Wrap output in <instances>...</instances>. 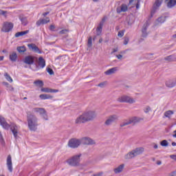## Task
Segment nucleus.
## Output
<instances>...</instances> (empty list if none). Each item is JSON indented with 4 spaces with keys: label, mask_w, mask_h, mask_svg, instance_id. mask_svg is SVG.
Listing matches in <instances>:
<instances>
[{
    "label": "nucleus",
    "mask_w": 176,
    "mask_h": 176,
    "mask_svg": "<svg viewBox=\"0 0 176 176\" xmlns=\"http://www.w3.org/2000/svg\"><path fill=\"white\" fill-rule=\"evenodd\" d=\"M27 121L29 130L30 131H36L38 130V118L35 115L28 112L27 113Z\"/></svg>",
    "instance_id": "obj_1"
},
{
    "label": "nucleus",
    "mask_w": 176,
    "mask_h": 176,
    "mask_svg": "<svg viewBox=\"0 0 176 176\" xmlns=\"http://www.w3.org/2000/svg\"><path fill=\"white\" fill-rule=\"evenodd\" d=\"M144 153V148L143 147H138L136 148L127 154L124 155V159L129 160V159H133V157H135L136 156H138Z\"/></svg>",
    "instance_id": "obj_2"
},
{
    "label": "nucleus",
    "mask_w": 176,
    "mask_h": 176,
    "mask_svg": "<svg viewBox=\"0 0 176 176\" xmlns=\"http://www.w3.org/2000/svg\"><path fill=\"white\" fill-rule=\"evenodd\" d=\"M89 122V111L84 112L82 115L79 116L75 120L76 124H82Z\"/></svg>",
    "instance_id": "obj_3"
},
{
    "label": "nucleus",
    "mask_w": 176,
    "mask_h": 176,
    "mask_svg": "<svg viewBox=\"0 0 176 176\" xmlns=\"http://www.w3.org/2000/svg\"><path fill=\"white\" fill-rule=\"evenodd\" d=\"M46 67V60L43 57L38 58V66L36 64L34 65V67L30 66V69L32 71H38L40 68H45Z\"/></svg>",
    "instance_id": "obj_4"
},
{
    "label": "nucleus",
    "mask_w": 176,
    "mask_h": 176,
    "mask_svg": "<svg viewBox=\"0 0 176 176\" xmlns=\"http://www.w3.org/2000/svg\"><path fill=\"white\" fill-rule=\"evenodd\" d=\"M117 101H118V102H126L128 104H134V102H135V100L126 95L120 96L117 99Z\"/></svg>",
    "instance_id": "obj_5"
},
{
    "label": "nucleus",
    "mask_w": 176,
    "mask_h": 176,
    "mask_svg": "<svg viewBox=\"0 0 176 176\" xmlns=\"http://www.w3.org/2000/svg\"><path fill=\"white\" fill-rule=\"evenodd\" d=\"M80 156L82 155H74L72 158L67 160V162L69 166H78L79 164V162H80Z\"/></svg>",
    "instance_id": "obj_6"
},
{
    "label": "nucleus",
    "mask_w": 176,
    "mask_h": 176,
    "mask_svg": "<svg viewBox=\"0 0 176 176\" xmlns=\"http://www.w3.org/2000/svg\"><path fill=\"white\" fill-rule=\"evenodd\" d=\"M68 146L73 149L79 148L80 146V140L78 138H72L69 141Z\"/></svg>",
    "instance_id": "obj_7"
},
{
    "label": "nucleus",
    "mask_w": 176,
    "mask_h": 176,
    "mask_svg": "<svg viewBox=\"0 0 176 176\" xmlns=\"http://www.w3.org/2000/svg\"><path fill=\"white\" fill-rule=\"evenodd\" d=\"M162 3H163V0H155L153 6V9L151 12V17H153V14L156 13V11L157 10V9H159L160 6H162Z\"/></svg>",
    "instance_id": "obj_8"
},
{
    "label": "nucleus",
    "mask_w": 176,
    "mask_h": 176,
    "mask_svg": "<svg viewBox=\"0 0 176 176\" xmlns=\"http://www.w3.org/2000/svg\"><path fill=\"white\" fill-rule=\"evenodd\" d=\"M116 120H118V116L116 115L110 116L106 119L104 122V126H107V127L109 126H111L112 123H113L114 122H116Z\"/></svg>",
    "instance_id": "obj_9"
},
{
    "label": "nucleus",
    "mask_w": 176,
    "mask_h": 176,
    "mask_svg": "<svg viewBox=\"0 0 176 176\" xmlns=\"http://www.w3.org/2000/svg\"><path fill=\"white\" fill-rule=\"evenodd\" d=\"M33 111L34 112H38L45 120H47V113H46V110L44 108L36 107L33 109Z\"/></svg>",
    "instance_id": "obj_10"
},
{
    "label": "nucleus",
    "mask_w": 176,
    "mask_h": 176,
    "mask_svg": "<svg viewBox=\"0 0 176 176\" xmlns=\"http://www.w3.org/2000/svg\"><path fill=\"white\" fill-rule=\"evenodd\" d=\"M13 29V24L11 22H4L1 31L3 32H10Z\"/></svg>",
    "instance_id": "obj_11"
},
{
    "label": "nucleus",
    "mask_w": 176,
    "mask_h": 176,
    "mask_svg": "<svg viewBox=\"0 0 176 176\" xmlns=\"http://www.w3.org/2000/svg\"><path fill=\"white\" fill-rule=\"evenodd\" d=\"M107 19L105 18H103L102 21L100 22L99 25H98L96 28V35L100 36L101 35L102 32V27L104 26V23H105V21Z\"/></svg>",
    "instance_id": "obj_12"
},
{
    "label": "nucleus",
    "mask_w": 176,
    "mask_h": 176,
    "mask_svg": "<svg viewBox=\"0 0 176 176\" xmlns=\"http://www.w3.org/2000/svg\"><path fill=\"white\" fill-rule=\"evenodd\" d=\"M6 164H7V168H8V171L10 173H13V165H12V155H9L7 157Z\"/></svg>",
    "instance_id": "obj_13"
},
{
    "label": "nucleus",
    "mask_w": 176,
    "mask_h": 176,
    "mask_svg": "<svg viewBox=\"0 0 176 176\" xmlns=\"http://www.w3.org/2000/svg\"><path fill=\"white\" fill-rule=\"evenodd\" d=\"M165 85L166 87H169L170 89H173V87H175L176 86V78H171L166 81Z\"/></svg>",
    "instance_id": "obj_14"
},
{
    "label": "nucleus",
    "mask_w": 176,
    "mask_h": 176,
    "mask_svg": "<svg viewBox=\"0 0 176 176\" xmlns=\"http://www.w3.org/2000/svg\"><path fill=\"white\" fill-rule=\"evenodd\" d=\"M23 63H25V64H28V65H32V64H34V56H25L23 60Z\"/></svg>",
    "instance_id": "obj_15"
},
{
    "label": "nucleus",
    "mask_w": 176,
    "mask_h": 176,
    "mask_svg": "<svg viewBox=\"0 0 176 176\" xmlns=\"http://www.w3.org/2000/svg\"><path fill=\"white\" fill-rule=\"evenodd\" d=\"M117 71H119V67H115L109 69L108 70L104 72V75H107L108 76H109L111 75L115 74L117 72Z\"/></svg>",
    "instance_id": "obj_16"
},
{
    "label": "nucleus",
    "mask_w": 176,
    "mask_h": 176,
    "mask_svg": "<svg viewBox=\"0 0 176 176\" xmlns=\"http://www.w3.org/2000/svg\"><path fill=\"white\" fill-rule=\"evenodd\" d=\"M28 47H29V49L30 50H32L33 52H34L35 53H38L39 54H41V53H42L41 52V50H39V47H38L36 46V45L34 44V43H31V44H28Z\"/></svg>",
    "instance_id": "obj_17"
},
{
    "label": "nucleus",
    "mask_w": 176,
    "mask_h": 176,
    "mask_svg": "<svg viewBox=\"0 0 176 176\" xmlns=\"http://www.w3.org/2000/svg\"><path fill=\"white\" fill-rule=\"evenodd\" d=\"M0 124L2 126L3 128L5 129V130H9L10 129V125L5 120V118H0Z\"/></svg>",
    "instance_id": "obj_18"
},
{
    "label": "nucleus",
    "mask_w": 176,
    "mask_h": 176,
    "mask_svg": "<svg viewBox=\"0 0 176 176\" xmlns=\"http://www.w3.org/2000/svg\"><path fill=\"white\" fill-rule=\"evenodd\" d=\"M11 131L14 137V138H17V134L19 133V126H17V125L13 124L11 126Z\"/></svg>",
    "instance_id": "obj_19"
},
{
    "label": "nucleus",
    "mask_w": 176,
    "mask_h": 176,
    "mask_svg": "<svg viewBox=\"0 0 176 176\" xmlns=\"http://www.w3.org/2000/svg\"><path fill=\"white\" fill-rule=\"evenodd\" d=\"M128 9H129V7L127 6V5L122 4L120 6L118 7L116 10H117V13H122V12H127Z\"/></svg>",
    "instance_id": "obj_20"
},
{
    "label": "nucleus",
    "mask_w": 176,
    "mask_h": 176,
    "mask_svg": "<svg viewBox=\"0 0 176 176\" xmlns=\"http://www.w3.org/2000/svg\"><path fill=\"white\" fill-rule=\"evenodd\" d=\"M47 23H50V19L47 17L45 19H42L36 21V24L37 27H39L41 24H47Z\"/></svg>",
    "instance_id": "obj_21"
},
{
    "label": "nucleus",
    "mask_w": 176,
    "mask_h": 176,
    "mask_svg": "<svg viewBox=\"0 0 176 176\" xmlns=\"http://www.w3.org/2000/svg\"><path fill=\"white\" fill-rule=\"evenodd\" d=\"M43 93H58V89H53L49 87L41 88Z\"/></svg>",
    "instance_id": "obj_22"
},
{
    "label": "nucleus",
    "mask_w": 176,
    "mask_h": 176,
    "mask_svg": "<svg viewBox=\"0 0 176 176\" xmlns=\"http://www.w3.org/2000/svg\"><path fill=\"white\" fill-rule=\"evenodd\" d=\"M124 169V164L119 165L117 168L113 169L114 174H120Z\"/></svg>",
    "instance_id": "obj_23"
},
{
    "label": "nucleus",
    "mask_w": 176,
    "mask_h": 176,
    "mask_svg": "<svg viewBox=\"0 0 176 176\" xmlns=\"http://www.w3.org/2000/svg\"><path fill=\"white\" fill-rule=\"evenodd\" d=\"M97 118V112L95 110H90L89 111V120H94Z\"/></svg>",
    "instance_id": "obj_24"
},
{
    "label": "nucleus",
    "mask_w": 176,
    "mask_h": 176,
    "mask_svg": "<svg viewBox=\"0 0 176 176\" xmlns=\"http://www.w3.org/2000/svg\"><path fill=\"white\" fill-rule=\"evenodd\" d=\"M146 30H148V23H144L142 29V35L143 38H146V36H148V32H146Z\"/></svg>",
    "instance_id": "obj_25"
},
{
    "label": "nucleus",
    "mask_w": 176,
    "mask_h": 176,
    "mask_svg": "<svg viewBox=\"0 0 176 176\" xmlns=\"http://www.w3.org/2000/svg\"><path fill=\"white\" fill-rule=\"evenodd\" d=\"M39 98L41 100H52V98H53V96L50 94H43L39 96Z\"/></svg>",
    "instance_id": "obj_26"
},
{
    "label": "nucleus",
    "mask_w": 176,
    "mask_h": 176,
    "mask_svg": "<svg viewBox=\"0 0 176 176\" xmlns=\"http://www.w3.org/2000/svg\"><path fill=\"white\" fill-rule=\"evenodd\" d=\"M131 124H135V123H140L141 122V118L138 117H133L129 119Z\"/></svg>",
    "instance_id": "obj_27"
},
{
    "label": "nucleus",
    "mask_w": 176,
    "mask_h": 176,
    "mask_svg": "<svg viewBox=\"0 0 176 176\" xmlns=\"http://www.w3.org/2000/svg\"><path fill=\"white\" fill-rule=\"evenodd\" d=\"M19 19L21 20L23 25H27V24H28V20L27 19V17H25L24 15H19Z\"/></svg>",
    "instance_id": "obj_28"
},
{
    "label": "nucleus",
    "mask_w": 176,
    "mask_h": 176,
    "mask_svg": "<svg viewBox=\"0 0 176 176\" xmlns=\"http://www.w3.org/2000/svg\"><path fill=\"white\" fill-rule=\"evenodd\" d=\"M28 32H30V30L18 32L15 34V38H19V36H24V35H27Z\"/></svg>",
    "instance_id": "obj_29"
},
{
    "label": "nucleus",
    "mask_w": 176,
    "mask_h": 176,
    "mask_svg": "<svg viewBox=\"0 0 176 176\" xmlns=\"http://www.w3.org/2000/svg\"><path fill=\"white\" fill-rule=\"evenodd\" d=\"M80 144L82 145H89V138L84 137L80 139Z\"/></svg>",
    "instance_id": "obj_30"
},
{
    "label": "nucleus",
    "mask_w": 176,
    "mask_h": 176,
    "mask_svg": "<svg viewBox=\"0 0 176 176\" xmlns=\"http://www.w3.org/2000/svg\"><path fill=\"white\" fill-rule=\"evenodd\" d=\"M165 61L170 63L171 61H175L176 58L175 55H170L164 58Z\"/></svg>",
    "instance_id": "obj_31"
},
{
    "label": "nucleus",
    "mask_w": 176,
    "mask_h": 176,
    "mask_svg": "<svg viewBox=\"0 0 176 176\" xmlns=\"http://www.w3.org/2000/svg\"><path fill=\"white\" fill-rule=\"evenodd\" d=\"M10 60L12 62L17 61V54L16 52H12L10 54Z\"/></svg>",
    "instance_id": "obj_32"
},
{
    "label": "nucleus",
    "mask_w": 176,
    "mask_h": 176,
    "mask_svg": "<svg viewBox=\"0 0 176 176\" xmlns=\"http://www.w3.org/2000/svg\"><path fill=\"white\" fill-rule=\"evenodd\" d=\"M175 5H176V0H169L167 2V7L169 8H174Z\"/></svg>",
    "instance_id": "obj_33"
},
{
    "label": "nucleus",
    "mask_w": 176,
    "mask_h": 176,
    "mask_svg": "<svg viewBox=\"0 0 176 176\" xmlns=\"http://www.w3.org/2000/svg\"><path fill=\"white\" fill-rule=\"evenodd\" d=\"M4 76H5L6 79V80H8V82H10V83H12L13 82V79L12 78L10 75H9V74L5 73L4 74Z\"/></svg>",
    "instance_id": "obj_34"
},
{
    "label": "nucleus",
    "mask_w": 176,
    "mask_h": 176,
    "mask_svg": "<svg viewBox=\"0 0 176 176\" xmlns=\"http://www.w3.org/2000/svg\"><path fill=\"white\" fill-rule=\"evenodd\" d=\"M34 85H36V86H39V87H43V81L41 80H37L36 81L34 82Z\"/></svg>",
    "instance_id": "obj_35"
},
{
    "label": "nucleus",
    "mask_w": 176,
    "mask_h": 176,
    "mask_svg": "<svg viewBox=\"0 0 176 176\" xmlns=\"http://www.w3.org/2000/svg\"><path fill=\"white\" fill-rule=\"evenodd\" d=\"M129 124H131L130 120H126L120 124V127H124V126H129Z\"/></svg>",
    "instance_id": "obj_36"
},
{
    "label": "nucleus",
    "mask_w": 176,
    "mask_h": 176,
    "mask_svg": "<svg viewBox=\"0 0 176 176\" xmlns=\"http://www.w3.org/2000/svg\"><path fill=\"white\" fill-rule=\"evenodd\" d=\"M89 146H91L92 148L96 146V140H94L91 138H89Z\"/></svg>",
    "instance_id": "obj_37"
},
{
    "label": "nucleus",
    "mask_w": 176,
    "mask_h": 176,
    "mask_svg": "<svg viewBox=\"0 0 176 176\" xmlns=\"http://www.w3.org/2000/svg\"><path fill=\"white\" fill-rule=\"evenodd\" d=\"M16 50H18L19 53H25L26 51L25 47L21 46V47H18L16 48Z\"/></svg>",
    "instance_id": "obj_38"
},
{
    "label": "nucleus",
    "mask_w": 176,
    "mask_h": 176,
    "mask_svg": "<svg viewBox=\"0 0 176 176\" xmlns=\"http://www.w3.org/2000/svg\"><path fill=\"white\" fill-rule=\"evenodd\" d=\"M107 85H108V82L107 81H104L102 82H100L98 85V87H101L102 89H104V87H106Z\"/></svg>",
    "instance_id": "obj_39"
},
{
    "label": "nucleus",
    "mask_w": 176,
    "mask_h": 176,
    "mask_svg": "<svg viewBox=\"0 0 176 176\" xmlns=\"http://www.w3.org/2000/svg\"><path fill=\"white\" fill-rule=\"evenodd\" d=\"M157 21H158V23L160 24L164 23L166 21V16H160L157 19Z\"/></svg>",
    "instance_id": "obj_40"
},
{
    "label": "nucleus",
    "mask_w": 176,
    "mask_h": 176,
    "mask_svg": "<svg viewBox=\"0 0 176 176\" xmlns=\"http://www.w3.org/2000/svg\"><path fill=\"white\" fill-rule=\"evenodd\" d=\"M174 112H173V111H168L164 113V116H166V118H170V116H171V115H173Z\"/></svg>",
    "instance_id": "obj_41"
},
{
    "label": "nucleus",
    "mask_w": 176,
    "mask_h": 176,
    "mask_svg": "<svg viewBox=\"0 0 176 176\" xmlns=\"http://www.w3.org/2000/svg\"><path fill=\"white\" fill-rule=\"evenodd\" d=\"M161 146H168V142L167 140H164L160 142Z\"/></svg>",
    "instance_id": "obj_42"
},
{
    "label": "nucleus",
    "mask_w": 176,
    "mask_h": 176,
    "mask_svg": "<svg viewBox=\"0 0 176 176\" xmlns=\"http://www.w3.org/2000/svg\"><path fill=\"white\" fill-rule=\"evenodd\" d=\"M151 111H152V109H151V107H149V106H146V107L144 109V112H145V113H148V112H151Z\"/></svg>",
    "instance_id": "obj_43"
},
{
    "label": "nucleus",
    "mask_w": 176,
    "mask_h": 176,
    "mask_svg": "<svg viewBox=\"0 0 176 176\" xmlns=\"http://www.w3.org/2000/svg\"><path fill=\"white\" fill-rule=\"evenodd\" d=\"M6 14H8V11H4L2 10H0V15L3 16L4 17H6Z\"/></svg>",
    "instance_id": "obj_44"
},
{
    "label": "nucleus",
    "mask_w": 176,
    "mask_h": 176,
    "mask_svg": "<svg viewBox=\"0 0 176 176\" xmlns=\"http://www.w3.org/2000/svg\"><path fill=\"white\" fill-rule=\"evenodd\" d=\"M47 72H48V74H50V75H54V72L52 69L48 67L47 68Z\"/></svg>",
    "instance_id": "obj_45"
},
{
    "label": "nucleus",
    "mask_w": 176,
    "mask_h": 176,
    "mask_svg": "<svg viewBox=\"0 0 176 176\" xmlns=\"http://www.w3.org/2000/svg\"><path fill=\"white\" fill-rule=\"evenodd\" d=\"M7 90H8L9 91H13V90H14V89L13 88V87H12V85H10V84L8 85V87H6Z\"/></svg>",
    "instance_id": "obj_46"
},
{
    "label": "nucleus",
    "mask_w": 176,
    "mask_h": 176,
    "mask_svg": "<svg viewBox=\"0 0 176 176\" xmlns=\"http://www.w3.org/2000/svg\"><path fill=\"white\" fill-rule=\"evenodd\" d=\"M124 35V31L122 30L118 32V36H120V38H122Z\"/></svg>",
    "instance_id": "obj_47"
},
{
    "label": "nucleus",
    "mask_w": 176,
    "mask_h": 176,
    "mask_svg": "<svg viewBox=\"0 0 176 176\" xmlns=\"http://www.w3.org/2000/svg\"><path fill=\"white\" fill-rule=\"evenodd\" d=\"M67 32H68V30L65 29V30H60V31L59 32V34H67Z\"/></svg>",
    "instance_id": "obj_48"
},
{
    "label": "nucleus",
    "mask_w": 176,
    "mask_h": 176,
    "mask_svg": "<svg viewBox=\"0 0 176 176\" xmlns=\"http://www.w3.org/2000/svg\"><path fill=\"white\" fill-rule=\"evenodd\" d=\"M129 38L128 37H126L124 40V45H127V43H129Z\"/></svg>",
    "instance_id": "obj_49"
},
{
    "label": "nucleus",
    "mask_w": 176,
    "mask_h": 176,
    "mask_svg": "<svg viewBox=\"0 0 176 176\" xmlns=\"http://www.w3.org/2000/svg\"><path fill=\"white\" fill-rule=\"evenodd\" d=\"M55 28H56V27L54 26V25H51L50 26V31H54Z\"/></svg>",
    "instance_id": "obj_50"
},
{
    "label": "nucleus",
    "mask_w": 176,
    "mask_h": 176,
    "mask_svg": "<svg viewBox=\"0 0 176 176\" xmlns=\"http://www.w3.org/2000/svg\"><path fill=\"white\" fill-rule=\"evenodd\" d=\"M116 57L118 60H122V58H123V56L121 54L116 55Z\"/></svg>",
    "instance_id": "obj_51"
},
{
    "label": "nucleus",
    "mask_w": 176,
    "mask_h": 176,
    "mask_svg": "<svg viewBox=\"0 0 176 176\" xmlns=\"http://www.w3.org/2000/svg\"><path fill=\"white\" fill-rule=\"evenodd\" d=\"M118 48L116 47L113 49V51L111 52V54H113V53H116V52H118Z\"/></svg>",
    "instance_id": "obj_52"
},
{
    "label": "nucleus",
    "mask_w": 176,
    "mask_h": 176,
    "mask_svg": "<svg viewBox=\"0 0 176 176\" xmlns=\"http://www.w3.org/2000/svg\"><path fill=\"white\" fill-rule=\"evenodd\" d=\"M136 9H140V0H138V2L136 3Z\"/></svg>",
    "instance_id": "obj_53"
},
{
    "label": "nucleus",
    "mask_w": 176,
    "mask_h": 176,
    "mask_svg": "<svg viewBox=\"0 0 176 176\" xmlns=\"http://www.w3.org/2000/svg\"><path fill=\"white\" fill-rule=\"evenodd\" d=\"M3 85H4V86H6V87H8V82H3Z\"/></svg>",
    "instance_id": "obj_54"
},
{
    "label": "nucleus",
    "mask_w": 176,
    "mask_h": 176,
    "mask_svg": "<svg viewBox=\"0 0 176 176\" xmlns=\"http://www.w3.org/2000/svg\"><path fill=\"white\" fill-rule=\"evenodd\" d=\"M89 46H91V38H89Z\"/></svg>",
    "instance_id": "obj_55"
},
{
    "label": "nucleus",
    "mask_w": 176,
    "mask_h": 176,
    "mask_svg": "<svg viewBox=\"0 0 176 176\" xmlns=\"http://www.w3.org/2000/svg\"><path fill=\"white\" fill-rule=\"evenodd\" d=\"M0 140L1 141H3V136H2V133L0 132Z\"/></svg>",
    "instance_id": "obj_56"
},
{
    "label": "nucleus",
    "mask_w": 176,
    "mask_h": 176,
    "mask_svg": "<svg viewBox=\"0 0 176 176\" xmlns=\"http://www.w3.org/2000/svg\"><path fill=\"white\" fill-rule=\"evenodd\" d=\"M47 14H49V12H44V13L43 14V16L44 17H46V16H47Z\"/></svg>",
    "instance_id": "obj_57"
},
{
    "label": "nucleus",
    "mask_w": 176,
    "mask_h": 176,
    "mask_svg": "<svg viewBox=\"0 0 176 176\" xmlns=\"http://www.w3.org/2000/svg\"><path fill=\"white\" fill-rule=\"evenodd\" d=\"M174 134L173 135V138H176V130L173 131Z\"/></svg>",
    "instance_id": "obj_58"
},
{
    "label": "nucleus",
    "mask_w": 176,
    "mask_h": 176,
    "mask_svg": "<svg viewBox=\"0 0 176 176\" xmlns=\"http://www.w3.org/2000/svg\"><path fill=\"white\" fill-rule=\"evenodd\" d=\"M153 148H154V149H157V148H159V146H157V144H155Z\"/></svg>",
    "instance_id": "obj_59"
},
{
    "label": "nucleus",
    "mask_w": 176,
    "mask_h": 176,
    "mask_svg": "<svg viewBox=\"0 0 176 176\" xmlns=\"http://www.w3.org/2000/svg\"><path fill=\"white\" fill-rule=\"evenodd\" d=\"M157 166H160L162 164V161H157Z\"/></svg>",
    "instance_id": "obj_60"
},
{
    "label": "nucleus",
    "mask_w": 176,
    "mask_h": 176,
    "mask_svg": "<svg viewBox=\"0 0 176 176\" xmlns=\"http://www.w3.org/2000/svg\"><path fill=\"white\" fill-rule=\"evenodd\" d=\"M170 176H176V173H172Z\"/></svg>",
    "instance_id": "obj_61"
},
{
    "label": "nucleus",
    "mask_w": 176,
    "mask_h": 176,
    "mask_svg": "<svg viewBox=\"0 0 176 176\" xmlns=\"http://www.w3.org/2000/svg\"><path fill=\"white\" fill-rule=\"evenodd\" d=\"M3 58H4L3 56H0V61H3Z\"/></svg>",
    "instance_id": "obj_62"
},
{
    "label": "nucleus",
    "mask_w": 176,
    "mask_h": 176,
    "mask_svg": "<svg viewBox=\"0 0 176 176\" xmlns=\"http://www.w3.org/2000/svg\"><path fill=\"white\" fill-rule=\"evenodd\" d=\"M172 146H176V143H175V142H172Z\"/></svg>",
    "instance_id": "obj_63"
},
{
    "label": "nucleus",
    "mask_w": 176,
    "mask_h": 176,
    "mask_svg": "<svg viewBox=\"0 0 176 176\" xmlns=\"http://www.w3.org/2000/svg\"><path fill=\"white\" fill-rule=\"evenodd\" d=\"M102 43V38H100L99 39V43Z\"/></svg>",
    "instance_id": "obj_64"
}]
</instances>
